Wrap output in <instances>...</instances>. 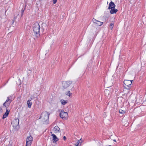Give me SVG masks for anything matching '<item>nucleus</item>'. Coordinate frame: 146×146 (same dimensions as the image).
<instances>
[{"label":"nucleus","mask_w":146,"mask_h":146,"mask_svg":"<svg viewBox=\"0 0 146 146\" xmlns=\"http://www.w3.org/2000/svg\"><path fill=\"white\" fill-rule=\"evenodd\" d=\"M50 113L45 111L43 112L41 114L40 118H41L42 121L45 123H47L49 120V116Z\"/></svg>","instance_id":"f257e3e1"},{"label":"nucleus","mask_w":146,"mask_h":146,"mask_svg":"<svg viewBox=\"0 0 146 146\" xmlns=\"http://www.w3.org/2000/svg\"><path fill=\"white\" fill-rule=\"evenodd\" d=\"M40 25L38 23H35L33 26V31L37 37H38L40 33Z\"/></svg>","instance_id":"f03ea898"},{"label":"nucleus","mask_w":146,"mask_h":146,"mask_svg":"<svg viewBox=\"0 0 146 146\" xmlns=\"http://www.w3.org/2000/svg\"><path fill=\"white\" fill-rule=\"evenodd\" d=\"M19 120L18 119H15L11 123V124L14 130L15 131L18 130L19 128Z\"/></svg>","instance_id":"7ed1b4c3"},{"label":"nucleus","mask_w":146,"mask_h":146,"mask_svg":"<svg viewBox=\"0 0 146 146\" xmlns=\"http://www.w3.org/2000/svg\"><path fill=\"white\" fill-rule=\"evenodd\" d=\"M10 98H11V96L8 97L5 102L3 104V106L7 109L9 107L12 102V100L10 99Z\"/></svg>","instance_id":"20e7f679"},{"label":"nucleus","mask_w":146,"mask_h":146,"mask_svg":"<svg viewBox=\"0 0 146 146\" xmlns=\"http://www.w3.org/2000/svg\"><path fill=\"white\" fill-rule=\"evenodd\" d=\"M72 83V81H63L62 82L63 87L64 89H66Z\"/></svg>","instance_id":"39448f33"},{"label":"nucleus","mask_w":146,"mask_h":146,"mask_svg":"<svg viewBox=\"0 0 146 146\" xmlns=\"http://www.w3.org/2000/svg\"><path fill=\"white\" fill-rule=\"evenodd\" d=\"M60 115L61 118L64 119H66L68 117V114L67 112H64L63 110H61Z\"/></svg>","instance_id":"423d86ee"},{"label":"nucleus","mask_w":146,"mask_h":146,"mask_svg":"<svg viewBox=\"0 0 146 146\" xmlns=\"http://www.w3.org/2000/svg\"><path fill=\"white\" fill-rule=\"evenodd\" d=\"M33 140V137L30 135L27 137L26 140V145L25 146H31Z\"/></svg>","instance_id":"0eeeda50"},{"label":"nucleus","mask_w":146,"mask_h":146,"mask_svg":"<svg viewBox=\"0 0 146 146\" xmlns=\"http://www.w3.org/2000/svg\"><path fill=\"white\" fill-rule=\"evenodd\" d=\"M123 83L125 86H126L127 87H125L127 89H130L131 84V82L129 80H125L124 81Z\"/></svg>","instance_id":"6e6552de"},{"label":"nucleus","mask_w":146,"mask_h":146,"mask_svg":"<svg viewBox=\"0 0 146 146\" xmlns=\"http://www.w3.org/2000/svg\"><path fill=\"white\" fill-rule=\"evenodd\" d=\"M115 5L114 3L112 1H111L109 5L108 9H111L115 8Z\"/></svg>","instance_id":"1a4fd4ad"},{"label":"nucleus","mask_w":146,"mask_h":146,"mask_svg":"<svg viewBox=\"0 0 146 146\" xmlns=\"http://www.w3.org/2000/svg\"><path fill=\"white\" fill-rule=\"evenodd\" d=\"M10 111L8 109H6V111L5 113L3 114L2 118L4 119L7 117Z\"/></svg>","instance_id":"9d476101"},{"label":"nucleus","mask_w":146,"mask_h":146,"mask_svg":"<svg viewBox=\"0 0 146 146\" xmlns=\"http://www.w3.org/2000/svg\"><path fill=\"white\" fill-rule=\"evenodd\" d=\"M60 128L57 126H56L54 127L53 131L54 133H56L58 132H60Z\"/></svg>","instance_id":"9b49d317"},{"label":"nucleus","mask_w":146,"mask_h":146,"mask_svg":"<svg viewBox=\"0 0 146 146\" xmlns=\"http://www.w3.org/2000/svg\"><path fill=\"white\" fill-rule=\"evenodd\" d=\"M51 135L53 137V143H55L54 142H56L59 140V139L57 138V137L55 134H52Z\"/></svg>","instance_id":"f8f14e48"},{"label":"nucleus","mask_w":146,"mask_h":146,"mask_svg":"<svg viewBox=\"0 0 146 146\" xmlns=\"http://www.w3.org/2000/svg\"><path fill=\"white\" fill-rule=\"evenodd\" d=\"M110 9L111 10H110V13L111 14H115L118 11L117 9H115V8L111 9Z\"/></svg>","instance_id":"ddd939ff"},{"label":"nucleus","mask_w":146,"mask_h":146,"mask_svg":"<svg viewBox=\"0 0 146 146\" xmlns=\"http://www.w3.org/2000/svg\"><path fill=\"white\" fill-rule=\"evenodd\" d=\"M31 100H29L27 101V105L29 108H30L32 104V102H31Z\"/></svg>","instance_id":"4468645a"},{"label":"nucleus","mask_w":146,"mask_h":146,"mask_svg":"<svg viewBox=\"0 0 146 146\" xmlns=\"http://www.w3.org/2000/svg\"><path fill=\"white\" fill-rule=\"evenodd\" d=\"M62 104V105H65L67 103V101H65L63 99L61 100H60Z\"/></svg>","instance_id":"2eb2a0df"},{"label":"nucleus","mask_w":146,"mask_h":146,"mask_svg":"<svg viewBox=\"0 0 146 146\" xmlns=\"http://www.w3.org/2000/svg\"><path fill=\"white\" fill-rule=\"evenodd\" d=\"M142 102V99H140L139 98H137L136 102L137 103L141 104Z\"/></svg>","instance_id":"dca6fc26"},{"label":"nucleus","mask_w":146,"mask_h":146,"mask_svg":"<svg viewBox=\"0 0 146 146\" xmlns=\"http://www.w3.org/2000/svg\"><path fill=\"white\" fill-rule=\"evenodd\" d=\"M103 23L102 22H100L99 21H98V22H97L96 24H97L99 26H100L102 25L103 24Z\"/></svg>","instance_id":"f3484780"},{"label":"nucleus","mask_w":146,"mask_h":146,"mask_svg":"<svg viewBox=\"0 0 146 146\" xmlns=\"http://www.w3.org/2000/svg\"><path fill=\"white\" fill-rule=\"evenodd\" d=\"M113 26H114L113 23H111L110 24L109 27H110V28L111 29H112L113 28Z\"/></svg>","instance_id":"a211bd4d"},{"label":"nucleus","mask_w":146,"mask_h":146,"mask_svg":"<svg viewBox=\"0 0 146 146\" xmlns=\"http://www.w3.org/2000/svg\"><path fill=\"white\" fill-rule=\"evenodd\" d=\"M66 95H68L69 97H70L71 96V95H72V94L70 93V91H68L67 93H66Z\"/></svg>","instance_id":"6ab92c4d"},{"label":"nucleus","mask_w":146,"mask_h":146,"mask_svg":"<svg viewBox=\"0 0 146 146\" xmlns=\"http://www.w3.org/2000/svg\"><path fill=\"white\" fill-rule=\"evenodd\" d=\"M92 21L94 23H95L96 24L97 22L98 21V20H96V19H94V18H93L92 19Z\"/></svg>","instance_id":"aec40b11"},{"label":"nucleus","mask_w":146,"mask_h":146,"mask_svg":"<svg viewBox=\"0 0 146 146\" xmlns=\"http://www.w3.org/2000/svg\"><path fill=\"white\" fill-rule=\"evenodd\" d=\"M125 111H123L122 110H119V113H121L122 114H123L125 113Z\"/></svg>","instance_id":"412c9836"},{"label":"nucleus","mask_w":146,"mask_h":146,"mask_svg":"<svg viewBox=\"0 0 146 146\" xmlns=\"http://www.w3.org/2000/svg\"><path fill=\"white\" fill-rule=\"evenodd\" d=\"M80 139L78 140L79 142L78 143L77 142V143L75 145V146H80V145H79V143H80Z\"/></svg>","instance_id":"4be33fe9"},{"label":"nucleus","mask_w":146,"mask_h":146,"mask_svg":"<svg viewBox=\"0 0 146 146\" xmlns=\"http://www.w3.org/2000/svg\"><path fill=\"white\" fill-rule=\"evenodd\" d=\"M28 73L29 75H31L32 74V71L30 70H29Z\"/></svg>","instance_id":"5701e85b"},{"label":"nucleus","mask_w":146,"mask_h":146,"mask_svg":"<svg viewBox=\"0 0 146 146\" xmlns=\"http://www.w3.org/2000/svg\"><path fill=\"white\" fill-rule=\"evenodd\" d=\"M57 0H53V3L54 4H55L56 3Z\"/></svg>","instance_id":"b1692460"},{"label":"nucleus","mask_w":146,"mask_h":146,"mask_svg":"<svg viewBox=\"0 0 146 146\" xmlns=\"http://www.w3.org/2000/svg\"><path fill=\"white\" fill-rule=\"evenodd\" d=\"M2 140H3L2 139H1V138H0V143L2 142Z\"/></svg>","instance_id":"393cba45"},{"label":"nucleus","mask_w":146,"mask_h":146,"mask_svg":"<svg viewBox=\"0 0 146 146\" xmlns=\"http://www.w3.org/2000/svg\"><path fill=\"white\" fill-rule=\"evenodd\" d=\"M66 139V137L65 136L63 137V139L64 140H65Z\"/></svg>","instance_id":"a878e982"},{"label":"nucleus","mask_w":146,"mask_h":146,"mask_svg":"<svg viewBox=\"0 0 146 146\" xmlns=\"http://www.w3.org/2000/svg\"><path fill=\"white\" fill-rule=\"evenodd\" d=\"M16 19V17H15L13 19V21H14L15 19Z\"/></svg>","instance_id":"bb28decb"},{"label":"nucleus","mask_w":146,"mask_h":146,"mask_svg":"<svg viewBox=\"0 0 146 146\" xmlns=\"http://www.w3.org/2000/svg\"><path fill=\"white\" fill-rule=\"evenodd\" d=\"M133 81V80H130V82H131V84L132 83Z\"/></svg>","instance_id":"cd10ccee"},{"label":"nucleus","mask_w":146,"mask_h":146,"mask_svg":"<svg viewBox=\"0 0 146 146\" xmlns=\"http://www.w3.org/2000/svg\"><path fill=\"white\" fill-rule=\"evenodd\" d=\"M113 141H114V142H116V140L115 139H114V140H113Z\"/></svg>","instance_id":"c85d7f7f"},{"label":"nucleus","mask_w":146,"mask_h":146,"mask_svg":"<svg viewBox=\"0 0 146 146\" xmlns=\"http://www.w3.org/2000/svg\"><path fill=\"white\" fill-rule=\"evenodd\" d=\"M23 12V11H22V15Z\"/></svg>","instance_id":"c756f323"}]
</instances>
